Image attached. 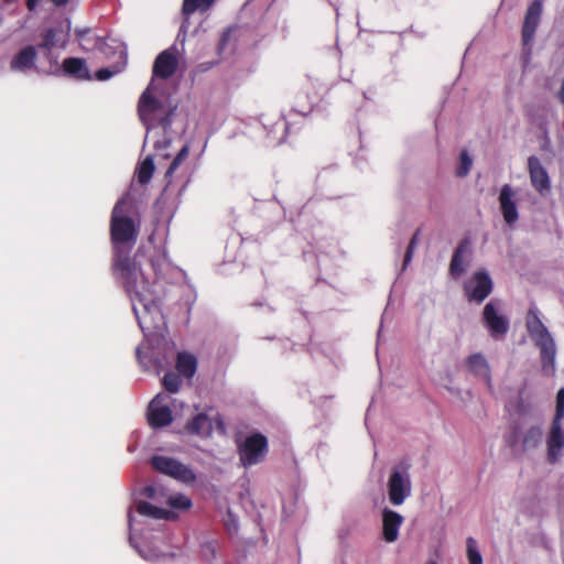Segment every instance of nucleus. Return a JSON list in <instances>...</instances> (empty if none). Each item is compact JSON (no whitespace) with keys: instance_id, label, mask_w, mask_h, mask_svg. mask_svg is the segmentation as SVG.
<instances>
[{"instance_id":"f257e3e1","label":"nucleus","mask_w":564,"mask_h":564,"mask_svg":"<svg viewBox=\"0 0 564 564\" xmlns=\"http://www.w3.org/2000/svg\"><path fill=\"white\" fill-rule=\"evenodd\" d=\"M132 202L123 196L115 204L109 224L112 248L111 273L121 284L132 303L133 313L141 328H150L148 317L160 313L151 284L131 252L139 237L140 223L129 213Z\"/></svg>"},{"instance_id":"f03ea898","label":"nucleus","mask_w":564,"mask_h":564,"mask_svg":"<svg viewBox=\"0 0 564 564\" xmlns=\"http://www.w3.org/2000/svg\"><path fill=\"white\" fill-rule=\"evenodd\" d=\"M176 107L165 109L162 101L154 97L147 88L138 102V116L141 122L149 129L156 123L163 129L171 127Z\"/></svg>"},{"instance_id":"7ed1b4c3","label":"nucleus","mask_w":564,"mask_h":564,"mask_svg":"<svg viewBox=\"0 0 564 564\" xmlns=\"http://www.w3.org/2000/svg\"><path fill=\"white\" fill-rule=\"evenodd\" d=\"M527 329L535 345L540 349L543 368H554L555 344L546 327L538 316L535 310L531 308L527 317Z\"/></svg>"},{"instance_id":"20e7f679","label":"nucleus","mask_w":564,"mask_h":564,"mask_svg":"<svg viewBox=\"0 0 564 564\" xmlns=\"http://www.w3.org/2000/svg\"><path fill=\"white\" fill-rule=\"evenodd\" d=\"M268 451V438L261 433H253L237 444L239 460L245 468L264 460Z\"/></svg>"},{"instance_id":"39448f33","label":"nucleus","mask_w":564,"mask_h":564,"mask_svg":"<svg viewBox=\"0 0 564 564\" xmlns=\"http://www.w3.org/2000/svg\"><path fill=\"white\" fill-rule=\"evenodd\" d=\"M463 290L469 303L480 304L491 294L494 282L489 273L480 269L474 272L470 279L464 283Z\"/></svg>"},{"instance_id":"423d86ee","label":"nucleus","mask_w":564,"mask_h":564,"mask_svg":"<svg viewBox=\"0 0 564 564\" xmlns=\"http://www.w3.org/2000/svg\"><path fill=\"white\" fill-rule=\"evenodd\" d=\"M150 463L156 471L184 484H192L196 480V475L189 467L172 457L154 455Z\"/></svg>"},{"instance_id":"0eeeda50","label":"nucleus","mask_w":564,"mask_h":564,"mask_svg":"<svg viewBox=\"0 0 564 564\" xmlns=\"http://www.w3.org/2000/svg\"><path fill=\"white\" fill-rule=\"evenodd\" d=\"M481 319L494 338L503 337L509 330V321L499 314L497 301H490L485 305Z\"/></svg>"},{"instance_id":"6e6552de","label":"nucleus","mask_w":564,"mask_h":564,"mask_svg":"<svg viewBox=\"0 0 564 564\" xmlns=\"http://www.w3.org/2000/svg\"><path fill=\"white\" fill-rule=\"evenodd\" d=\"M411 492V480L406 473L394 469L388 480L389 500L394 506H400Z\"/></svg>"},{"instance_id":"1a4fd4ad","label":"nucleus","mask_w":564,"mask_h":564,"mask_svg":"<svg viewBox=\"0 0 564 564\" xmlns=\"http://www.w3.org/2000/svg\"><path fill=\"white\" fill-rule=\"evenodd\" d=\"M542 0H533L525 12L521 28V37L523 46H530L542 17Z\"/></svg>"},{"instance_id":"9d476101","label":"nucleus","mask_w":564,"mask_h":564,"mask_svg":"<svg viewBox=\"0 0 564 564\" xmlns=\"http://www.w3.org/2000/svg\"><path fill=\"white\" fill-rule=\"evenodd\" d=\"M560 419H552L546 436L547 460L551 464L558 462L564 449V431Z\"/></svg>"},{"instance_id":"9b49d317","label":"nucleus","mask_w":564,"mask_h":564,"mask_svg":"<svg viewBox=\"0 0 564 564\" xmlns=\"http://www.w3.org/2000/svg\"><path fill=\"white\" fill-rule=\"evenodd\" d=\"M498 200L505 221L509 226H512L519 219L516 203V191L509 184H505L500 189Z\"/></svg>"},{"instance_id":"f8f14e48","label":"nucleus","mask_w":564,"mask_h":564,"mask_svg":"<svg viewBox=\"0 0 564 564\" xmlns=\"http://www.w3.org/2000/svg\"><path fill=\"white\" fill-rule=\"evenodd\" d=\"M528 170L534 189L540 194L549 192L551 188L549 174L536 156L529 158Z\"/></svg>"},{"instance_id":"ddd939ff","label":"nucleus","mask_w":564,"mask_h":564,"mask_svg":"<svg viewBox=\"0 0 564 564\" xmlns=\"http://www.w3.org/2000/svg\"><path fill=\"white\" fill-rule=\"evenodd\" d=\"M177 66L176 55L171 50H165L156 56L152 73L158 78L167 79L175 74Z\"/></svg>"},{"instance_id":"4468645a","label":"nucleus","mask_w":564,"mask_h":564,"mask_svg":"<svg viewBox=\"0 0 564 564\" xmlns=\"http://www.w3.org/2000/svg\"><path fill=\"white\" fill-rule=\"evenodd\" d=\"M173 414L169 405L159 403V395L153 399L148 409V423L153 429L164 427L172 423Z\"/></svg>"},{"instance_id":"2eb2a0df","label":"nucleus","mask_w":564,"mask_h":564,"mask_svg":"<svg viewBox=\"0 0 564 564\" xmlns=\"http://www.w3.org/2000/svg\"><path fill=\"white\" fill-rule=\"evenodd\" d=\"M36 47L33 45H26L13 56L10 62V68L14 72L25 73L30 69L36 68Z\"/></svg>"},{"instance_id":"dca6fc26","label":"nucleus","mask_w":564,"mask_h":564,"mask_svg":"<svg viewBox=\"0 0 564 564\" xmlns=\"http://www.w3.org/2000/svg\"><path fill=\"white\" fill-rule=\"evenodd\" d=\"M189 154V145L185 144L175 155L173 161L171 162L166 173L165 180L167 181V185H171L176 177L187 178L188 167L183 166L184 162L187 160Z\"/></svg>"},{"instance_id":"f3484780","label":"nucleus","mask_w":564,"mask_h":564,"mask_svg":"<svg viewBox=\"0 0 564 564\" xmlns=\"http://www.w3.org/2000/svg\"><path fill=\"white\" fill-rule=\"evenodd\" d=\"M403 522V517L390 509H384L382 512V534L383 539L391 543L398 539L399 529Z\"/></svg>"},{"instance_id":"a211bd4d","label":"nucleus","mask_w":564,"mask_h":564,"mask_svg":"<svg viewBox=\"0 0 564 564\" xmlns=\"http://www.w3.org/2000/svg\"><path fill=\"white\" fill-rule=\"evenodd\" d=\"M62 70L65 76L77 80L90 79L86 61L80 57H66L62 63Z\"/></svg>"},{"instance_id":"6ab92c4d","label":"nucleus","mask_w":564,"mask_h":564,"mask_svg":"<svg viewBox=\"0 0 564 564\" xmlns=\"http://www.w3.org/2000/svg\"><path fill=\"white\" fill-rule=\"evenodd\" d=\"M542 436L543 432L541 426H531L519 436V441L511 443V447L519 445L522 453L535 449L541 444Z\"/></svg>"},{"instance_id":"aec40b11","label":"nucleus","mask_w":564,"mask_h":564,"mask_svg":"<svg viewBox=\"0 0 564 564\" xmlns=\"http://www.w3.org/2000/svg\"><path fill=\"white\" fill-rule=\"evenodd\" d=\"M75 36L79 43V46L85 52L102 50L106 46V39L94 34L88 28L76 29Z\"/></svg>"},{"instance_id":"412c9836","label":"nucleus","mask_w":564,"mask_h":564,"mask_svg":"<svg viewBox=\"0 0 564 564\" xmlns=\"http://www.w3.org/2000/svg\"><path fill=\"white\" fill-rule=\"evenodd\" d=\"M185 430L191 435L207 437L213 432L212 420L207 414L198 413L186 423Z\"/></svg>"},{"instance_id":"4be33fe9","label":"nucleus","mask_w":564,"mask_h":564,"mask_svg":"<svg viewBox=\"0 0 564 564\" xmlns=\"http://www.w3.org/2000/svg\"><path fill=\"white\" fill-rule=\"evenodd\" d=\"M466 367L467 370L473 375L486 379L487 383L490 386V368L488 361L481 354L477 352L468 356V358L466 359Z\"/></svg>"},{"instance_id":"5701e85b","label":"nucleus","mask_w":564,"mask_h":564,"mask_svg":"<svg viewBox=\"0 0 564 564\" xmlns=\"http://www.w3.org/2000/svg\"><path fill=\"white\" fill-rule=\"evenodd\" d=\"M137 511L141 516L150 517L153 519L175 520L177 518L175 512L153 506L148 501H140L137 505Z\"/></svg>"},{"instance_id":"b1692460","label":"nucleus","mask_w":564,"mask_h":564,"mask_svg":"<svg viewBox=\"0 0 564 564\" xmlns=\"http://www.w3.org/2000/svg\"><path fill=\"white\" fill-rule=\"evenodd\" d=\"M62 30L56 28H48L41 34L42 41L39 44V48L50 51L55 46L65 47L67 43L66 36L61 37Z\"/></svg>"},{"instance_id":"393cba45","label":"nucleus","mask_w":564,"mask_h":564,"mask_svg":"<svg viewBox=\"0 0 564 564\" xmlns=\"http://www.w3.org/2000/svg\"><path fill=\"white\" fill-rule=\"evenodd\" d=\"M197 369V360L194 355L181 351L176 358V370L183 377L191 379Z\"/></svg>"},{"instance_id":"a878e982","label":"nucleus","mask_w":564,"mask_h":564,"mask_svg":"<svg viewBox=\"0 0 564 564\" xmlns=\"http://www.w3.org/2000/svg\"><path fill=\"white\" fill-rule=\"evenodd\" d=\"M467 251V242L463 241L455 249L454 254L449 264V273L454 278H458L466 271V263L464 260V254Z\"/></svg>"},{"instance_id":"bb28decb","label":"nucleus","mask_w":564,"mask_h":564,"mask_svg":"<svg viewBox=\"0 0 564 564\" xmlns=\"http://www.w3.org/2000/svg\"><path fill=\"white\" fill-rule=\"evenodd\" d=\"M155 166L152 156H147L137 167V178L141 185H145L153 176Z\"/></svg>"},{"instance_id":"cd10ccee","label":"nucleus","mask_w":564,"mask_h":564,"mask_svg":"<svg viewBox=\"0 0 564 564\" xmlns=\"http://www.w3.org/2000/svg\"><path fill=\"white\" fill-rule=\"evenodd\" d=\"M215 0H183L182 13L185 17H189L197 10L200 12L207 11Z\"/></svg>"},{"instance_id":"c85d7f7f","label":"nucleus","mask_w":564,"mask_h":564,"mask_svg":"<svg viewBox=\"0 0 564 564\" xmlns=\"http://www.w3.org/2000/svg\"><path fill=\"white\" fill-rule=\"evenodd\" d=\"M162 384L166 391L171 393H176L182 384L180 373L173 371L166 372L163 377Z\"/></svg>"},{"instance_id":"c756f323","label":"nucleus","mask_w":564,"mask_h":564,"mask_svg":"<svg viewBox=\"0 0 564 564\" xmlns=\"http://www.w3.org/2000/svg\"><path fill=\"white\" fill-rule=\"evenodd\" d=\"M165 502L171 508L178 510H187L192 507V500L187 496L182 494L169 496Z\"/></svg>"},{"instance_id":"7c9ffc66","label":"nucleus","mask_w":564,"mask_h":564,"mask_svg":"<svg viewBox=\"0 0 564 564\" xmlns=\"http://www.w3.org/2000/svg\"><path fill=\"white\" fill-rule=\"evenodd\" d=\"M466 546L469 564H482V556L477 549L476 540L471 536L467 538Z\"/></svg>"},{"instance_id":"2f4dec72","label":"nucleus","mask_w":564,"mask_h":564,"mask_svg":"<svg viewBox=\"0 0 564 564\" xmlns=\"http://www.w3.org/2000/svg\"><path fill=\"white\" fill-rule=\"evenodd\" d=\"M473 160L466 150H463L459 155V166L456 171L458 177H465L471 167Z\"/></svg>"},{"instance_id":"473e14b6","label":"nucleus","mask_w":564,"mask_h":564,"mask_svg":"<svg viewBox=\"0 0 564 564\" xmlns=\"http://www.w3.org/2000/svg\"><path fill=\"white\" fill-rule=\"evenodd\" d=\"M142 494L144 497L155 502H163L162 498L165 496L163 488L154 485L145 486Z\"/></svg>"},{"instance_id":"72a5a7b5","label":"nucleus","mask_w":564,"mask_h":564,"mask_svg":"<svg viewBox=\"0 0 564 564\" xmlns=\"http://www.w3.org/2000/svg\"><path fill=\"white\" fill-rule=\"evenodd\" d=\"M124 65H126V61H123L121 66H115L112 68H109V67L100 68L95 73V77L97 80H101V82L107 80V79L111 78L113 75L120 73L122 70V68L124 67Z\"/></svg>"},{"instance_id":"f704fd0d","label":"nucleus","mask_w":564,"mask_h":564,"mask_svg":"<svg viewBox=\"0 0 564 564\" xmlns=\"http://www.w3.org/2000/svg\"><path fill=\"white\" fill-rule=\"evenodd\" d=\"M218 544L215 541L206 542L202 545V555L203 557L212 563L217 555Z\"/></svg>"},{"instance_id":"c9c22d12","label":"nucleus","mask_w":564,"mask_h":564,"mask_svg":"<svg viewBox=\"0 0 564 564\" xmlns=\"http://www.w3.org/2000/svg\"><path fill=\"white\" fill-rule=\"evenodd\" d=\"M419 236H420V229H417L414 235L412 236L410 242H409V246L406 248V251H405V254H404V259H403V267L405 268L412 260V256H413V252H414V248L417 243V240H419Z\"/></svg>"},{"instance_id":"e433bc0d","label":"nucleus","mask_w":564,"mask_h":564,"mask_svg":"<svg viewBox=\"0 0 564 564\" xmlns=\"http://www.w3.org/2000/svg\"><path fill=\"white\" fill-rule=\"evenodd\" d=\"M553 419H564V388H561L556 394L555 413Z\"/></svg>"},{"instance_id":"4c0bfd02","label":"nucleus","mask_w":564,"mask_h":564,"mask_svg":"<svg viewBox=\"0 0 564 564\" xmlns=\"http://www.w3.org/2000/svg\"><path fill=\"white\" fill-rule=\"evenodd\" d=\"M228 41H229V34L227 32H224L218 41V44H217V51L219 54L224 51Z\"/></svg>"},{"instance_id":"58836bf2","label":"nucleus","mask_w":564,"mask_h":564,"mask_svg":"<svg viewBox=\"0 0 564 564\" xmlns=\"http://www.w3.org/2000/svg\"><path fill=\"white\" fill-rule=\"evenodd\" d=\"M216 63H214V62L202 63L196 66V70L197 72H206V70L210 69Z\"/></svg>"},{"instance_id":"ea45409f","label":"nucleus","mask_w":564,"mask_h":564,"mask_svg":"<svg viewBox=\"0 0 564 564\" xmlns=\"http://www.w3.org/2000/svg\"><path fill=\"white\" fill-rule=\"evenodd\" d=\"M41 0H26V8L29 11H34Z\"/></svg>"},{"instance_id":"a19ab883","label":"nucleus","mask_w":564,"mask_h":564,"mask_svg":"<svg viewBox=\"0 0 564 564\" xmlns=\"http://www.w3.org/2000/svg\"><path fill=\"white\" fill-rule=\"evenodd\" d=\"M558 100L564 105V79L562 80L561 89L557 94Z\"/></svg>"},{"instance_id":"79ce46f5","label":"nucleus","mask_w":564,"mask_h":564,"mask_svg":"<svg viewBox=\"0 0 564 564\" xmlns=\"http://www.w3.org/2000/svg\"><path fill=\"white\" fill-rule=\"evenodd\" d=\"M216 423H217V427L224 432L225 425H224V421L220 415H218Z\"/></svg>"},{"instance_id":"37998d69","label":"nucleus","mask_w":564,"mask_h":564,"mask_svg":"<svg viewBox=\"0 0 564 564\" xmlns=\"http://www.w3.org/2000/svg\"><path fill=\"white\" fill-rule=\"evenodd\" d=\"M55 6H65L69 0H51Z\"/></svg>"},{"instance_id":"c03bdc74","label":"nucleus","mask_w":564,"mask_h":564,"mask_svg":"<svg viewBox=\"0 0 564 564\" xmlns=\"http://www.w3.org/2000/svg\"><path fill=\"white\" fill-rule=\"evenodd\" d=\"M425 564H437V563L435 561H433V560H430Z\"/></svg>"},{"instance_id":"a18cd8bd","label":"nucleus","mask_w":564,"mask_h":564,"mask_svg":"<svg viewBox=\"0 0 564 564\" xmlns=\"http://www.w3.org/2000/svg\"><path fill=\"white\" fill-rule=\"evenodd\" d=\"M15 1H17V0H4V2H6V3H8V4H9V3H13V2H15Z\"/></svg>"},{"instance_id":"49530a36","label":"nucleus","mask_w":564,"mask_h":564,"mask_svg":"<svg viewBox=\"0 0 564 564\" xmlns=\"http://www.w3.org/2000/svg\"><path fill=\"white\" fill-rule=\"evenodd\" d=\"M513 438H514V440H513V442H514V441H519V437H517V435H513ZM511 443H512V441H510V444H511Z\"/></svg>"}]
</instances>
